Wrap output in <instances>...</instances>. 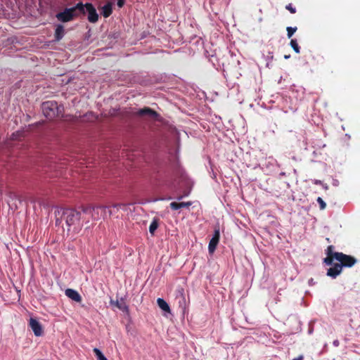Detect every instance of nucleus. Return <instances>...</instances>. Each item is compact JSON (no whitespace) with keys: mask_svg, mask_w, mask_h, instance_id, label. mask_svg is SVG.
I'll return each mask as SVG.
<instances>
[{"mask_svg":"<svg viewBox=\"0 0 360 360\" xmlns=\"http://www.w3.org/2000/svg\"><path fill=\"white\" fill-rule=\"evenodd\" d=\"M334 246L329 245L326 250V257L323 262L326 265H332L335 259L339 262L327 270V276L335 278L339 276L343 268H351L357 262V259L351 255L344 254L343 252H334Z\"/></svg>","mask_w":360,"mask_h":360,"instance_id":"1","label":"nucleus"},{"mask_svg":"<svg viewBox=\"0 0 360 360\" xmlns=\"http://www.w3.org/2000/svg\"><path fill=\"white\" fill-rule=\"evenodd\" d=\"M61 220L65 221L68 227L73 226V231L78 233L82 226L80 221L81 212L74 209H64L60 216Z\"/></svg>","mask_w":360,"mask_h":360,"instance_id":"2","label":"nucleus"},{"mask_svg":"<svg viewBox=\"0 0 360 360\" xmlns=\"http://www.w3.org/2000/svg\"><path fill=\"white\" fill-rule=\"evenodd\" d=\"M83 12L82 3L79 2L75 6L66 8L63 11L56 13V18L61 22H68L81 15Z\"/></svg>","mask_w":360,"mask_h":360,"instance_id":"3","label":"nucleus"},{"mask_svg":"<svg viewBox=\"0 0 360 360\" xmlns=\"http://www.w3.org/2000/svg\"><path fill=\"white\" fill-rule=\"evenodd\" d=\"M41 110L46 118L53 120L56 117H60L63 107L58 105L56 101H49L41 104Z\"/></svg>","mask_w":360,"mask_h":360,"instance_id":"4","label":"nucleus"},{"mask_svg":"<svg viewBox=\"0 0 360 360\" xmlns=\"http://www.w3.org/2000/svg\"><path fill=\"white\" fill-rule=\"evenodd\" d=\"M106 206L99 205L96 207L86 206L82 207L84 214H91L94 220H98L101 217H105L107 213Z\"/></svg>","mask_w":360,"mask_h":360,"instance_id":"5","label":"nucleus"},{"mask_svg":"<svg viewBox=\"0 0 360 360\" xmlns=\"http://www.w3.org/2000/svg\"><path fill=\"white\" fill-rule=\"evenodd\" d=\"M83 12H81V15L88 14L87 19L91 23H95L98 20V15L96 12L95 7L91 3L82 4Z\"/></svg>","mask_w":360,"mask_h":360,"instance_id":"6","label":"nucleus"},{"mask_svg":"<svg viewBox=\"0 0 360 360\" xmlns=\"http://www.w3.org/2000/svg\"><path fill=\"white\" fill-rule=\"evenodd\" d=\"M219 238H220L219 229H215L214 232V235H213L212 239L210 240V241L209 243V245H208V250H209L210 253H213L215 251L216 248L219 243Z\"/></svg>","mask_w":360,"mask_h":360,"instance_id":"7","label":"nucleus"},{"mask_svg":"<svg viewBox=\"0 0 360 360\" xmlns=\"http://www.w3.org/2000/svg\"><path fill=\"white\" fill-rule=\"evenodd\" d=\"M29 326L36 336H41L43 334V329L40 323L34 318H30Z\"/></svg>","mask_w":360,"mask_h":360,"instance_id":"8","label":"nucleus"},{"mask_svg":"<svg viewBox=\"0 0 360 360\" xmlns=\"http://www.w3.org/2000/svg\"><path fill=\"white\" fill-rule=\"evenodd\" d=\"M136 115L141 117H148L151 118H156L158 116V113L156 111L148 107L139 110L136 112Z\"/></svg>","mask_w":360,"mask_h":360,"instance_id":"9","label":"nucleus"},{"mask_svg":"<svg viewBox=\"0 0 360 360\" xmlns=\"http://www.w3.org/2000/svg\"><path fill=\"white\" fill-rule=\"evenodd\" d=\"M65 295L73 301L81 302L82 300V296L75 290L68 288L65 290Z\"/></svg>","mask_w":360,"mask_h":360,"instance_id":"10","label":"nucleus"},{"mask_svg":"<svg viewBox=\"0 0 360 360\" xmlns=\"http://www.w3.org/2000/svg\"><path fill=\"white\" fill-rule=\"evenodd\" d=\"M64 34L65 30L63 25L60 24L56 25L54 34L55 40L57 41L61 40L64 37Z\"/></svg>","mask_w":360,"mask_h":360,"instance_id":"11","label":"nucleus"},{"mask_svg":"<svg viewBox=\"0 0 360 360\" xmlns=\"http://www.w3.org/2000/svg\"><path fill=\"white\" fill-rule=\"evenodd\" d=\"M112 13V4L111 2H108L101 7V14L104 18H108Z\"/></svg>","mask_w":360,"mask_h":360,"instance_id":"12","label":"nucleus"},{"mask_svg":"<svg viewBox=\"0 0 360 360\" xmlns=\"http://www.w3.org/2000/svg\"><path fill=\"white\" fill-rule=\"evenodd\" d=\"M157 303H158V307L161 309H162L163 311H165L166 312H169V313L170 312L169 306L165 300H164L162 298H158Z\"/></svg>","mask_w":360,"mask_h":360,"instance_id":"13","label":"nucleus"},{"mask_svg":"<svg viewBox=\"0 0 360 360\" xmlns=\"http://www.w3.org/2000/svg\"><path fill=\"white\" fill-rule=\"evenodd\" d=\"M115 306L124 312H129V307L127 305L123 299L115 302Z\"/></svg>","mask_w":360,"mask_h":360,"instance_id":"14","label":"nucleus"},{"mask_svg":"<svg viewBox=\"0 0 360 360\" xmlns=\"http://www.w3.org/2000/svg\"><path fill=\"white\" fill-rule=\"evenodd\" d=\"M158 220L155 219L153 220V221L150 224V226H149L150 233L152 235H153L155 230L158 229Z\"/></svg>","mask_w":360,"mask_h":360,"instance_id":"15","label":"nucleus"},{"mask_svg":"<svg viewBox=\"0 0 360 360\" xmlns=\"http://www.w3.org/2000/svg\"><path fill=\"white\" fill-rule=\"evenodd\" d=\"M290 46L295 51V53H299L300 52V48L297 44L296 39H292L290 42Z\"/></svg>","mask_w":360,"mask_h":360,"instance_id":"16","label":"nucleus"},{"mask_svg":"<svg viewBox=\"0 0 360 360\" xmlns=\"http://www.w3.org/2000/svg\"><path fill=\"white\" fill-rule=\"evenodd\" d=\"M94 353L96 356L98 360H108L107 358L103 354L100 349L94 348L93 349Z\"/></svg>","mask_w":360,"mask_h":360,"instance_id":"17","label":"nucleus"},{"mask_svg":"<svg viewBox=\"0 0 360 360\" xmlns=\"http://www.w3.org/2000/svg\"><path fill=\"white\" fill-rule=\"evenodd\" d=\"M286 30H287L288 37L291 38L292 36L294 34V33L297 31V27H288Z\"/></svg>","mask_w":360,"mask_h":360,"instance_id":"18","label":"nucleus"},{"mask_svg":"<svg viewBox=\"0 0 360 360\" xmlns=\"http://www.w3.org/2000/svg\"><path fill=\"white\" fill-rule=\"evenodd\" d=\"M112 207L114 209H116L117 210H119V209H122L124 210H126L127 205L124 203H116L112 205Z\"/></svg>","mask_w":360,"mask_h":360,"instance_id":"19","label":"nucleus"},{"mask_svg":"<svg viewBox=\"0 0 360 360\" xmlns=\"http://www.w3.org/2000/svg\"><path fill=\"white\" fill-rule=\"evenodd\" d=\"M316 200H317V202L319 204L320 209L321 210H324L326 208V204L323 201V200L321 197H319Z\"/></svg>","mask_w":360,"mask_h":360,"instance_id":"20","label":"nucleus"},{"mask_svg":"<svg viewBox=\"0 0 360 360\" xmlns=\"http://www.w3.org/2000/svg\"><path fill=\"white\" fill-rule=\"evenodd\" d=\"M192 205L191 201L179 202V209L183 207H189Z\"/></svg>","mask_w":360,"mask_h":360,"instance_id":"21","label":"nucleus"},{"mask_svg":"<svg viewBox=\"0 0 360 360\" xmlns=\"http://www.w3.org/2000/svg\"><path fill=\"white\" fill-rule=\"evenodd\" d=\"M285 8L289 11L291 13H296V8L292 6V4H289L286 5Z\"/></svg>","mask_w":360,"mask_h":360,"instance_id":"22","label":"nucleus"},{"mask_svg":"<svg viewBox=\"0 0 360 360\" xmlns=\"http://www.w3.org/2000/svg\"><path fill=\"white\" fill-rule=\"evenodd\" d=\"M172 210H176L179 209V202H172L169 205Z\"/></svg>","mask_w":360,"mask_h":360,"instance_id":"23","label":"nucleus"},{"mask_svg":"<svg viewBox=\"0 0 360 360\" xmlns=\"http://www.w3.org/2000/svg\"><path fill=\"white\" fill-rule=\"evenodd\" d=\"M112 209H110V207H108V213H109V215H111L112 214H115L116 213L118 210H117L116 209H114L112 207Z\"/></svg>","mask_w":360,"mask_h":360,"instance_id":"24","label":"nucleus"},{"mask_svg":"<svg viewBox=\"0 0 360 360\" xmlns=\"http://www.w3.org/2000/svg\"><path fill=\"white\" fill-rule=\"evenodd\" d=\"M124 1L125 0H117V4L118 7L122 8L124 4Z\"/></svg>","mask_w":360,"mask_h":360,"instance_id":"25","label":"nucleus"},{"mask_svg":"<svg viewBox=\"0 0 360 360\" xmlns=\"http://www.w3.org/2000/svg\"><path fill=\"white\" fill-rule=\"evenodd\" d=\"M304 356L303 355H299L297 358L292 359V360H303Z\"/></svg>","mask_w":360,"mask_h":360,"instance_id":"26","label":"nucleus"},{"mask_svg":"<svg viewBox=\"0 0 360 360\" xmlns=\"http://www.w3.org/2000/svg\"><path fill=\"white\" fill-rule=\"evenodd\" d=\"M314 184H321V181H320V180H316V181H314Z\"/></svg>","mask_w":360,"mask_h":360,"instance_id":"27","label":"nucleus"},{"mask_svg":"<svg viewBox=\"0 0 360 360\" xmlns=\"http://www.w3.org/2000/svg\"><path fill=\"white\" fill-rule=\"evenodd\" d=\"M181 198H182V196H179V197H178V198H177V199H178L179 200H181Z\"/></svg>","mask_w":360,"mask_h":360,"instance_id":"28","label":"nucleus"},{"mask_svg":"<svg viewBox=\"0 0 360 360\" xmlns=\"http://www.w3.org/2000/svg\"><path fill=\"white\" fill-rule=\"evenodd\" d=\"M290 56H285V58H289Z\"/></svg>","mask_w":360,"mask_h":360,"instance_id":"29","label":"nucleus"}]
</instances>
